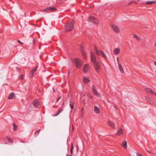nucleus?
I'll use <instances>...</instances> for the list:
<instances>
[{"mask_svg":"<svg viewBox=\"0 0 156 156\" xmlns=\"http://www.w3.org/2000/svg\"><path fill=\"white\" fill-rule=\"evenodd\" d=\"M95 51L97 55H101L105 59H107V57L105 54L102 51L99 50L97 48L95 47L94 48Z\"/></svg>","mask_w":156,"mask_h":156,"instance_id":"1","label":"nucleus"},{"mask_svg":"<svg viewBox=\"0 0 156 156\" xmlns=\"http://www.w3.org/2000/svg\"><path fill=\"white\" fill-rule=\"evenodd\" d=\"M73 27V23L69 22L65 26V30L67 31H70L72 30Z\"/></svg>","mask_w":156,"mask_h":156,"instance_id":"2","label":"nucleus"},{"mask_svg":"<svg viewBox=\"0 0 156 156\" xmlns=\"http://www.w3.org/2000/svg\"><path fill=\"white\" fill-rule=\"evenodd\" d=\"M94 63V67L95 70L98 73H99V71L101 67L100 63L98 62H97Z\"/></svg>","mask_w":156,"mask_h":156,"instance_id":"3","label":"nucleus"},{"mask_svg":"<svg viewBox=\"0 0 156 156\" xmlns=\"http://www.w3.org/2000/svg\"><path fill=\"white\" fill-rule=\"evenodd\" d=\"M111 27L113 30L117 33H119L120 31V30L118 26L114 24H111Z\"/></svg>","mask_w":156,"mask_h":156,"instance_id":"4","label":"nucleus"},{"mask_svg":"<svg viewBox=\"0 0 156 156\" xmlns=\"http://www.w3.org/2000/svg\"><path fill=\"white\" fill-rule=\"evenodd\" d=\"M75 63L76 66L77 68H80L83 63L81 60L78 58L75 59Z\"/></svg>","mask_w":156,"mask_h":156,"instance_id":"5","label":"nucleus"},{"mask_svg":"<svg viewBox=\"0 0 156 156\" xmlns=\"http://www.w3.org/2000/svg\"><path fill=\"white\" fill-rule=\"evenodd\" d=\"M91 60L93 63L97 62L96 55L94 52L91 51L90 52Z\"/></svg>","mask_w":156,"mask_h":156,"instance_id":"6","label":"nucleus"},{"mask_svg":"<svg viewBox=\"0 0 156 156\" xmlns=\"http://www.w3.org/2000/svg\"><path fill=\"white\" fill-rule=\"evenodd\" d=\"M56 10V9L54 7H50L44 9L42 11L44 12H48L50 11H51L52 12H53Z\"/></svg>","mask_w":156,"mask_h":156,"instance_id":"7","label":"nucleus"},{"mask_svg":"<svg viewBox=\"0 0 156 156\" xmlns=\"http://www.w3.org/2000/svg\"><path fill=\"white\" fill-rule=\"evenodd\" d=\"M89 21L90 22L94 23L96 24H98L99 23L98 20L93 16H90L88 18Z\"/></svg>","mask_w":156,"mask_h":156,"instance_id":"8","label":"nucleus"},{"mask_svg":"<svg viewBox=\"0 0 156 156\" xmlns=\"http://www.w3.org/2000/svg\"><path fill=\"white\" fill-rule=\"evenodd\" d=\"M124 133L123 129L120 128L118 129L117 132H116V134L118 136H120L123 135Z\"/></svg>","mask_w":156,"mask_h":156,"instance_id":"9","label":"nucleus"},{"mask_svg":"<svg viewBox=\"0 0 156 156\" xmlns=\"http://www.w3.org/2000/svg\"><path fill=\"white\" fill-rule=\"evenodd\" d=\"M145 90L146 92H147V93H151L156 96V93L154 92L153 91V90H151V89L149 88H145Z\"/></svg>","mask_w":156,"mask_h":156,"instance_id":"10","label":"nucleus"},{"mask_svg":"<svg viewBox=\"0 0 156 156\" xmlns=\"http://www.w3.org/2000/svg\"><path fill=\"white\" fill-rule=\"evenodd\" d=\"M89 65L87 64H86L84 66L83 68V72L85 73H87L89 70Z\"/></svg>","mask_w":156,"mask_h":156,"instance_id":"11","label":"nucleus"},{"mask_svg":"<svg viewBox=\"0 0 156 156\" xmlns=\"http://www.w3.org/2000/svg\"><path fill=\"white\" fill-rule=\"evenodd\" d=\"M120 51V48H115L114 50V51H113L114 54L115 55H117L119 53Z\"/></svg>","mask_w":156,"mask_h":156,"instance_id":"12","label":"nucleus"},{"mask_svg":"<svg viewBox=\"0 0 156 156\" xmlns=\"http://www.w3.org/2000/svg\"><path fill=\"white\" fill-rule=\"evenodd\" d=\"M145 98L146 101L148 102L149 104H153V101L151 99V98L148 96H146L145 97Z\"/></svg>","mask_w":156,"mask_h":156,"instance_id":"13","label":"nucleus"},{"mask_svg":"<svg viewBox=\"0 0 156 156\" xmlns=\"http://www.w3.org/2000/svg\"><path fill=\"white\" fill-rule=\"evenodd\" d=\"M37 67H36L34 68L32 70V71L30 72V76L31 77H32L34 76V72L36 71L37 69Z\"/></svg>","mask_w":156,"mask_h":156,"instance_id":"14","label":"nucleus"},{"mask_svg":"<svg viewBox=\"0 0 156 156\" xmlns=\"http://www.w3.org/2000/svg\"><path fill=\"white\" fill-rule=\"evenodd\" d=\"M83 81L84 84H86L89 83L90 80L88 78L83 77Z\"/></svg>","mask_w":156,"mask_h":156,"instance_id":"15","label":"nucleus"},{"mask_svg":"<svg viewBox=\"0 0 156 156\" xmlns=\"http://www.w3.org/2000/svg\"><path fill=\"white\" fill-rule=\"evenodd\" d=\"M119 69L120 72L122 73H124V70L122 68V66L121 64H119L118 65Z\"/></svg>","mask_w":156,"mask_h":156,"instance_id":"16","label":"nucleus"},{"mask_svg":"<svg viewBox=\"0 0 156 156\" xmlns=\"http://www.w3.org/2000/svg\"><path fill=\"white\" fill-rule=\"evenodd\" d=\"M34 106L35 108H37L38 107L39 103L37 99L33 103Z\"/></svg>","mask_w":156,"mask_h":156,"instance_id":"17","label":"nucleus"},{"mask_svg":"<svg viewBox=\"0 0 156 156\" xmlns=\"http://www.w3.org/2000/svg\"><path fill=\"white\" fill-rule=\"evenodd\" d=\"M121 146L124 149H126L127 148V141L126 140L122 142V144Z\"/></svg>","mask_w":156,"mask_h":156,"instance_id":"18","label":"nucleus"},{"mask_svg":"<svg viewBox=\"0 0 156 156\" xmlns=\"http://www.w3.org/2000/svg\"><path fill=\"white\" fill-rule=\"evenodd\" d=\"M94 111L95 113L97 114H98L100 113L99 109L96 106L94 107Z\"/></svg>","mask_w":156,"mask_h":156,"instance_id":"19","label":"nucleus"},{"mask_svg":"<svg viewBox=\"0 0 156 156\" xmlns=\"http://www.w3.org/2000/svg\"><path fill=\"white\" fill-rule=\"evenodd\" d=\"M107 124L109 126L112 127L113 128H115V126L114 125V123L113 122L109 121L107 122Z\"/></svg>","mask_w":156,"mask_h":156,"instance_id":"20","label":"nucleus"},{"mask_svg":"<svg viewBox=\"0 0 156 156\" xmlns=\"http://www.w3.org/2000/svg\"><path fill=\"white\" fill-rule=\"evenodd\" d=\"M154 3V1H148L145 2V4L148 5H151Z\"/></svg>","mask_w":156,"mask_h":156,"instance_id":"21","label":"nucleus"},{"mask_svg":"<svg viewBox=\"0 0 156 156\" xmlns=\"http://www.w3.org/2000/svg\"><path fill=\"white\" fill-rule=\"evenodd\" d=\"M93 91L94 94L95 95L98 96H100V94L97 92V91L96 90L94 87L93 88Z\"/></svg>","mask_w":156,"mask_h":156,"instance_id":"22","label":"nucleus"},{"mask_svg":"<svg viewBox=\"0 0 156 156\" xmlns=\"http://www.w3.org/2000/svg\"><path fill=\"white\" fill-rule=\"evenodd\" d=\"M15 94L14 93H10L8 98V99H11L15 97Z\"/></svg>","mask_w":156,"mask_h":156,"instance_id":"23","label":"nucleus"},{"mask_svg":"<svg viewBox=\"0 0 156 156\" xmlns=\"http://www.w3.org/2000/svg\"><path fill=\"white\" fill-rule=\"evenodd\" d=\"M63 111V109L62 108H60L58 109L57 113L54 116H56L58 115L62 111Z\"/></svg>","mask_w":156,"mask_h":156,"instance_id":"24","label":"nucleus"},{"mask_svg":"<svg viewBox=\"0 0 156 156\" xmlns=\"http://www.w3.org/2000/svg\"><path fill=\"white\" fill-rule=\"evenodd\" d=\"M81 51L83 56L84 58H86L87 57V56L85 51L82 49H81Z\"/></svg>","mask_w":156,"mask_h":156,"instance_id":"25","label":"nucleus"},{"mask_svg":"<svg viewBox=\"0 0 156 156\" xmlns=\"http://www.w3.org/2000/svg\"><path fill=\"white\" fill-rule=\"evenodd\" d=\"M133 35L134 37L136 39L137 41H139L140 40L141 38L139 37L135 34H133Z\"/></svg>","mask_w":156,"mask_h":156,"instance_id":"26","label":"nucleus"},{"mask_svg":"<svg viewBox=\"0 0 156 156\" xmlns=\"http://www.w3.org/2000/svg\"><path fill=\"white\" fill-rule=\"evenodd\" d=\"M81 115L82 116H83L84 114V109L83 108H82L81 109Z\"/></svg>","mask_w":156,"mask_h":156,"instance_id":"27","label":"nucleus"},{"mask_svg":"<svg viewBox=\"0 0 156 156\" xmlns=\"http://www.w3.org/2000/svg\"><path fill=\"white\" fill-rule=\"evenodd\" d=\"M13 126H14V128H13V131L16 130V129H17V126H16V125H15V124H14Z\"/></svg>","mask_w":156,"mask_h":156,"instance_id":"28","label":"nucleus"},{"mask_svg":"<svg viewBox=\"0 0 156 156\" xmlns=\"http://www.w3.org/2000/svg\"><path fill=\"white\" fill-rule=\"evenodd\" d=\"M40 131V129L36 131L35 132V133H34L35 134V135H38Z\"/></svg>","mask_w":156,"mask_h":156,"instance_id":"29","label":"nucleus"},{"mask_svg":"<svg viewBox=\"0 0 156 156\" xmlns=\"http://www.w3.org/2000/svg\"><path fill=\"white\" fill-rule=\"evenodd\" d=\"M8 140L9 142L10 143H12L13 142L12 140L9 138H8Z\"/></svg>","mask_w":156,"mask_h":156,"instance_id":"30","label":"nucleus"},{"mask_svg":"<svg viewBox=\"0 0 156 156\" xmlns=\"http://www.w3.org/2000/svg\"><path fill=\"white\" fill-rule=\"evenodd\" d=\"M70 107L71 109V110H72L74 108V105L72 103H71L70 104Z\"/></svg>","mask_w":156,"mask_h":156,"instance_id":"31","label":"nucleus"},{"mask_svg":"<svg viewBox=\"0 0 156 156\" xmlns=\"http://www.w3.org/2000/svg\"><path fill=\"white\" fill-rule=\"evenodd\" d=\"M24 77V76L23 75H21L19 77V78L20 80H22Z\"/></svg>","mask_w":156,"mask_h":156,"instance_id":"32","label":"nucleus"},{"mask_svg":"<svg viewBox=\"0 0 156 156\" xmlns=\"http://www.w3.org/2000/svg\"><path fill=\"white\" fill-rule=\"evenodd\" d=\"M117 64H118V65L119 64H120V63H119V58L118 57H117Z\"/></svg>","mask_w":156,"mask_h":156,"instance_id":"33","label":"nucleus"},{"mask_svg":"<svg viewBox=\"0 0 156 156\" xmlns=\"http://www.w3.org/2000/svg\"><path fill=\"white\" fill-rule=\"evenodd\" d=\"M61 98V97H59L57 100H56V102H58V101Z\"/></svg>","mask_w":156,"mask_h":156,"instance_id":"34","label":"nucleus"},{"mask_svg":"<svg viewBox=\"0 0 156 156\" xmlns=\"http://www.w3.org/2000/svg\"><path fill=\"white\" fill-rule=\"evenodd\" d=\"M18 42V43H19L20 44H23V43H22V42H21L19 40H18L17 41Z\"/></svg>","mask_w":156,"mask_h":156,"instance_id":"35","label":"nucleus"},{"mask_svg":"<svg viewBox=\"0 0 156 156\" xmlns=\"http://www.w3.org/2000/svg\"><path fill=\"white\" fill-rule=\"evenodd\" d=\"M73 149V144L72 143L71 144V149Z\"/></svg>","mask_w":156,"mask_h":156,"instance_id":"36","label":"nucleus"},{"mask_svg":"<svg viewBox=\"0 0 156 156\" xmlns=\"http://www.w3.org/2000/svg\"><path fill=\"white\" fill-rule=\"evenodd\" d=\"M154 65L156 66V61H154Z\"/></svg>","mask_w":156,"mask_h":156,"instance_id":"37","label":"nucleus"},{"mask_svg":"<svg viewBox=\"0 0 156 156\" xmlns=\"http://www.w3.org/2000/svg\"><path fill=\"white\" fill-rule=\"evenodd\" d=\"M73 149H71V153L72 154V152H73Z\"/></svg>","mask_w":156,"mask_h":156,"instance_id":"38","label":"nucleus"},{"mask_svg":"<svg viewBox=\"0 0 156 156\" xmlns=\"http://www.w3.org/2000/svg\"><path fill=\"white\" fill-rule=\"evenodd\" d=\"M53 91L55 92V90H54V89H53Z\"/></svg>","mask_w":156,"mask_h":156,"instance_id":"39","label":"nucleus"},{"mask_svg":"<svg viewBox=\"0 0 156 156\" xmlns=\"http://www.w3.org/2000/svg\"><path fill=\"white\" fill-rule=\"evenodd\" d=\"M154 45L155 46H156V42H155V43L154 44Z\"/></svg>","mask_w":156,"mask_h":156,"instance_id":"40","label":"nucleus"},{"mask_svg":"<svg viewBox=\"0 0 156 156\" xmlns=\"http://www.w3.org/2000/svg\"><path fill=\"white\" fill-rule=\"evenodd\" d=\"M33 41H34V43L35 42V40H34Z\"/></svg>","mask_w":156,"mask_h":156,"instance_id":"41","label":"nucleus"},{"mask_svg":"<svg viewBox=\"0 0 156 156\" xmlns=\"http://www.w3.org/2000/svg\"><path fill=\"white\" fill-rule=\"evenodd\" d=\"M73 128H74V127H73Z\"/></svg>","mask_w":156,"mask_h":156,"instance_id":"42","label":"nucleus"},{"mask_svg":"<svg viewBox=\"0 0 156 156\" xmlns=\"http://www.w3.org/2000/svg\"><path fill=\"white\" fill-rule=\"evenodd\" d=\"M148 152L149 153H151V152L150 151H148Z\"/></svg>","mask_w":156,"mask_h":156,"instance_id":"43","label":"nucleus"},{"mask_svg":"<svg viewBox=\"0 0 156 156\" xmlns=\"http://www.w3.org/2000/svg\"><path fill=\"white\" fill-rule=\"evenodd\" d=\"M67 156H69L68 155V154H67Z\"/></svg>","mask_w":156,"mask_h":156,"instance_id":"44","label":"nucleus"},{"mask_svg":"<svg viewBox=\"0 0 156 156\" xmlns=\"http://www.w3.org/2000/svg\"><path fill=\"white\" fill-rule=\"evenodd\" d=\"M64 103H63V104L62 105H64Z\"/></svg>","mask_w":156,"mask_h":156,"instance_id":"45","label":"nucleus"}]
</instances>
